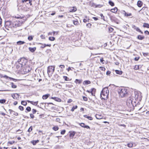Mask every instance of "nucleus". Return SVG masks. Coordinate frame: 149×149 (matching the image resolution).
I'll return each instance as SVG.
<instances>
[{
	"mask_svg": "<svg viewBox=\"0 0 149 149\" xmlns=\"http://www.w3.org/2000/svg\"><path fill=\"white\" fill-rule=\"evenodd\" d=\"M27 63V60L24 58H22L19 59L16 62L15 66L17 69L20 70L26 65V63Z\"/></svg>",
	"mask_w": 149,
	"mask_h": 149,
	"instance_id": "f257e3e1",
	"label": "nucleus"
},
{
	"mask_svg": "<svg viewBox=\"0 0 149 149\" xmlns=\"http://www.w3.org/2000/svg\"><path fill=\"white\" fill-rule=\"evenodd\" d=\"M109 93L108 87L104 88L101 92V98L104 100H107L108 97Z\"/></svg>",
	"mask_w": 149,
	"mask_h": 149,
	"instance_id": "f03ea898",
	"label": "nucleus"
},
{
	"mask_svg": "<svg viewBox=\"0 0 149 149\" xmlns=\"http://www.w3.org/2000/svg\"><path fill=\"white\" fill-rule=\"evenodd\" d=\"M118 93L120 97H125L127 94V90L123 87L120 88L118 89Z\"/></svg>",
	"mask_w": 149,
	"mask_h": 149,
	"instance_id": "7ed1b4c3",
	"label": "nucleus"
},
{
	"mask_svg": "<svg viewBox=\"0 0 149 149\" xmlns=\"http://www.w3.org/2000/svg\"><path fill=\"white\" fill-rule=\"evenodd\" d=\"M26 64V65H25L24 67H23L22 68L24 74L29 72L31 70V68L29 65H27Z\"/></svg>",
	"mask_w": 149,
	"mask_h": 149,
	"instance_id": "20e7f679",
	"label": "nucleus"
},
{
	"mask_svg": "<svg viewBox=\"0 0 149 149\" xmlns=\"http://www.w3.org/2000/svg\"><path fill=\"white\" fill-rule=\"evenodd\" d=\"M55 67L54 66H49L47 68V73L48 74L52 75L54 71Z\"/></svg>",
	"mask_w": 149,
	"mask_h": 149,
	"instance_id": "39448f33",
	"label": "nucleus"
},
{
	"mask_svg": "<svg viewBox=\"0 0 149 149\" xmlns=\"http://www.w3.org/2000/svg\"><path fill=\"white\" fill-rule=\"evenodd\" d=\"M132 97H130L128 98L126 102L127 105L130 108H131L132 104Z\"/></svg>",
	"mask_w": 149,
	"mask_h": 149,
	"instance_id": "423d86ee",
	"label": "nucleus"
},
{
	"mask_svg": "<svg viewBox=\"0 0 149 149\" xmlns=\"http://www.w3.org/2000/svg\"><path fill=\"white\" fill-rule=\"evenodd\" d=\"M18 26V24L17 22H11L10 21V27H16Z\"/></svg>",
	"mask_w": 149,
	"mask_h": 149,
	"instance_id": "0eeeda50",
	"label": "nucleus"
},
{
	"mask_svg": "<svg viewBox=\"0 0 149 149\" xmlns=\"http://www.w3.org/2000/svg\"><path fill=\"white\" fill-rule=\"evenodd\" d=\"M9 21L8 20H6L5 21V28L7 30H9Z\"/></svg>",
	"mask_w": 149,
	"mask_h": 149,
	"instance_id": "6e6552de",
	"label": "nucleus"
},
{
	"mask_svg": "<svg viewBox=\"0 0 149 149\" xmlns=\"http://www.w3.org/2000/svg\"><path fill=\"white\" fill-rule=\"evenodd\" d=\"M132 104L131 106V108L132 107H134L136 106V100L134 99L133 98V97H132Z\"/></svg>",
	"mask_w": 149,
	"mask_h": 149,
	"instance_id": "1a4fd4ad",
	"label": "nucleus"
},
{
	"mask_svg": "<svg viewBox=\"0 0 149 149\" xmlns=\"http://www.w3.org/2000/svg\"><path fill=\"white\" fill-rule=\"evenodd\" d=\"M77 10L75 7H71L69 9V10L70 12H74Z\"/></svg>",
	"mask_w": 149,
	"mask_h": 149,
	"instance_id": "9d476101",
	"label": "nucleus"
},
{
	"mask_svg": "<svg viewBox=\"0 0 149 149\" xmlns=\"http://www.w3.org/2000/svg\"><path fill=\"white\" fill-rule=\"evenodd\" d=\"M139 93H138L137 92H134V96H133V97H134V99L136 100H138L139 97Z\"/></svg>",
	"mask_w": 149,
	"mask_h": 149,
	"instance_id": "9b49d317",
	"label": "nucleus"
},
{
	"mask_svg": "<svg viewBox=\"0 0 149 149\" xmlns=\"http://www.w3.org/2000/svg\"><path fill=\"white\" fill-rule=\"evenodd\" d=\"M31 2L32 1L31 0H22V3H26L27 4H30V5H32Z\"/></svg>",
	"mask_w": 149,
	"mask_h": 149,
	"instance_id": "f8f14e48",
	"label": "nucleus"
},
{
	"mask_svg": "<svg viewBox=\"0 0 149 149\" xmlns=\"http://www.w3.org/2000/svg\"><path fill=\"white\" fill-rule=\"evenodd\" d=\"M70 133V138H71L72 139L74 136L76 132L74 131H70L69 132Z\"/></svg>",
	"mask_w": 149,
	"mask_h": 149,
	"instance_id": "ddd939ff",
	"label": "nucleus"
},
{
	"mask_svg": "<svg viewBox=\"0 0 149 149\" xmlns=\"http://www.w3.org/2000/svg\"><path fill=\"white\" fill-rule=\"evenodd\" d=\"M12 96L14 99H15L19 98V95L17 93H15L12 94Z\"/></svg>",
	"mask_w": 149,
	"mask_h": 149,
	"instance_id": "4468645a",
	"label": "nucleus"
},
{
	"mask_svg": "<svg viewBox=\"0 0 149 149\" xmlns=\"http://www.w3.org/2000/svg\"><path fill=\"white\" fill-rule=\"evenodd\" d=\"M96 91V89L92 88L91 90V93L92 96H95V94Z\"/></svg>",
	"mask_w": 149,
	"mask_h": 149,
	"instance_id": "2eb2a0df",
	"label": "nucleus"
},
{
	"mask_svg": "<svg viewBox=\"0 0 149 149\" xmlns=\"http://www.w3.org/2000/svg\"><path fill=\"white\" fill-rule=\"evenodd\" d=\"M80 126L84 128H85L87 129H90V127L88 125H86L85 124L83 123H81L80 124Z\"/></svg>",
	"mask_w": 149,
	"mask_h": 149,
	"instance_id": "dca6fc26",
	"label": "nucleus"
},
{
	"mask_svg": "<svg viewBox=\"0 0 149 149\" xmlns=\"http://www.w3.org/2000/svg\"><path fill=\"white\" fill-rule=\"evenodd\" d=\"M51 99H53L56 101L59 102H61V100L59 98L56 97H51Z\"/></svg>",
	"mask_w": 149,
	"mask_h": 149,
	"instance_id": "f3484780",
	"label": "nucleus"
},
{
	"mask_svg": "<svg viewBox=\"0 0 149 149\" xmlns=\"http://www.w3.org/2000/svg\"><path fill=\"white\" fill-rule=\"evenodd\" d=\"M29 49L31 52H33L36 50V47H34L33 48L29 47Z\"/></svg>",
	"mask_w": 149,
	"mask_h": 149,
	"instance_id": "a211bd4d",
	"label": "nucleus"
},
{
	"mask_svg": "<svg viewBox=\"0 0 149 149\" xmlns=\"http://www.w3.org/2000/svg\"><path fill=\"white\" fill-rule=\"evenodd\" d=\"M10 113L13 115H15V116H17L18 115V114L16 112L11 109H10Z\"/></svg>",
	"mask_w": 149,
	"mask_h": 149,
	"instance_id": "6ab92c4d",
	"label": "nucleus"
},
{
	"mask_svg": "<svg viewBox=\"0 0 149 149\" xmlns=\"http://www.w3.org/2000/svg\"><path fill=\"white\" fill-rule=\"evenodd\" d=\"M143 4L142 1H139L137 2V5L139 7H141L142 6Z\"/></svg>",
	"mask_w": 149,
	"mask_h": 149,
	"instance_id": "aec40b11",
	"label": "nucleus"
},
{
	"mask_svg": "<svg viewBox=\"0 0 149 149\" xmlns=\"http://www.w3.org/2000/svg\"><path fill=\"white\" fill-rule=\"evenodd\" d=\"M91 82L89 80H86L84 81L83 84L84 85H87L91 84Z\"/></svg>",
	"mask_w": 149,
	"mask_h": 149,
	"instance_id": "412c9836",
	"label": "nucleus"
},
{
	"mask_svg": "<svg viewBox=\"0 0 149 149\" xmlns=\"http://www.w3.org/2000/svg\"><path fill=\"white\" fill-rule=\"evenodd\" d=\"M50 96L49 94H47L45 95H43L42 96V98L43 99L45 100L47 99Z\"/></svg>",
	"mask_w": 149,
	"mask_h": 149,
	"instance_id": "4be33fe9",
	"label": "nucleus"
},
{
	"mask_svg": "<svg viewBox=\"0 0 149 149\" xmlns=\"http://www.w3.org/2000/svg\"><path fill=\"white\" fill-rule=\"evenodd\" d=\"M10 84L11 85V87L13 88H16L17 87V86L15 83L12 82H10Z\"/></svg>",
	"mask_w": 149,
	"mask_h": 149,
	"instance_id": "5701e85b",
	"label": "nucleus"
},
{
	"mask_svg": "<svg viewBox=\"0 0 149 149\" xmlns=\"http://www.w3.org/2000/svg\"><path fill=\"white\" fill-rule=\"evenodd\" d=\"M82 81V80H81L76 79L74 81V82L76 84H80L81 83Z\"/></svg>",
	"mask_w": 149,
	"mask_h": 149,
	"instance_id": "b1692460",
	"label": "nucleus"
},
{
	"mask_svg": "<svg viewBox=\"0 0 149 149\" xmlns=\"http://www.w3.org/2000/svg\"><path fill=\"white\" fill-rule=\"evenodd\" d=\"M132 27L134 29L136 30L137 31H141V30L138 27H136L135 25L133 26Z\"/></svg>",
	"mask_w": 149,
	"mask_h": 149,
	"instance_id": "393cba45",
	"label": "nucleus"
},
{
	"mask_svg": "<svg viewBox=\"0 0 149 149\" xmlns=\"http://www.w3.org/2000/svg\"><path fill=\"white\" fill-rule=\"evenodd\" d=\"M118 9L116 7H115L114 8L112 9L111 10V11L112 13H115L117 12V11Z\"/></svg>",
	"mask_w": 149,
	"mask_h": 149,
	"instance_id": "a878e982",
	"label": "nucleus"
},
{
	"mask_svg": "<svg viewBox=\"0 0 149 149\" xmlns=\"http://www.w3.org/2000/svg\"><path fill=\"white\" fill-rule=\"evenodd\" d=\"M137 38L139 40H142L144 38V36L139 35L138 36Z\"/></svg>",
	"mask_w": 149,
	"mask_h": 149,
	"instance_id": "bb28decb",
	"label": "nucleus"
},
{
	"mask_svg": "<svg viewBox=\"0 0 149 149\" xmlns=\"http://www.w3.org/2000/svg\"><path fill=\"white\" fill-rule=\"evenodd\" d=\"M115 72H116V73L117 74H119V75H121L123 73V72L120 70H115Z\"/></svg>",
	"mask_w": 149,
	"mask_h": 149,
	"instance_id": "cd10ccee",
	"label": "nucleus"
},
{
	"mask_svg": "<svg viewBox=\"0 0 149 149\" xmlns=\"http://www.w3.org/2000/svg\"><path fill=\"white\" fill-rule=\"evenodd\" d=\"M84 117L88 118V119L91 120H93V118L92 117L90 116H88L86 115H85L84 116Z\"/></svg>",
	"mask_w": 149,
	"mask_h": 149,
	"instance_id": "c85d7f7f",
	"label": "nucleus"
},
{
	"mask_svg": "<svg viewBox=\"0 0 149 149\" xmlns=\"http://www.w3.org/2000/svg\"><path fill=\"white\" fill-rule=\"evenodd\" d=\"M39 141L38 140H33L31 141V143L33 145H35L37 143H38Z\"/></svg>",
	"mask_w": 149,
	"mask_h": 149,
	"instance_id": "c756f323",
	"label": "nucleus"
},
{
	"mask_svg": "<svg viewBox=\"0 0 149 149\" xmlns=\"http://www.w3.org/2000/svg\"><path fill=\"white\" fill-rule=\"evenodd\" d=\"M25 43V42L24 41H19L17 42V43L18 45H21L22 44H23Z\"/></svg>",
	"mask_w": 149,
	"mask_h": 149,
	"instance_id": "7c9ffc66",
	"label": "nucleus"
},
{
	"mask_svg": "<svg viewBox=\"0 0 149 149\" xmlns=\"http://www.w3.org/2000/svg\"><path fill=\"white\" fill-rule=\"evenodd\" d=\"M143 26L144 27H146L147 28H149V24L147 23H144L143 24Z\"/></svg>",
	"mask_w": 149,
	"mask_h": 149,
	"instance_id": "2f4dec72",
	"label": "nucleus"
},
{
	"mask_svg": "<svg viewBox=\"0 0 149 149\" xmlns=\"http://www.w3.org/2000/svg\"><path fill=\"white\" fill-rule=\"evenodd\" d=\"M52 129L56 131L58 130L59 128L57 126H55L53 127Z\"/></svg>",
	"mask_w": 149,
	"mask_h": 149,
	"instance_id": "473e14b6",
	"label": "nucleus"
},
{
	"mask_svg": "<svg viewBox=\"0 0 149 149\" xmlns=\"http://www.w3.org/2000/svg\"><path fill=\"white\" fill-rule=\"evenodd\" d=\"M109 3L111 6H114V3L113 1H111V0L109 1Z\"/></svg>",
	"mask_w": 149,
	"mask_h": 149,
	"instance_id": "72a5a7b5",
	"label": "nucleus"
},
{
	"mask_svg": "<svg viewBox=\"0 0 149 149\" xmlns=\"http://www.w3.org/2000/svg\"><path fill=\"white\" fill-rule=\"evenodd\" d=\"M33 37L34 36H29L28 38V39L29 41L32 40L33 39Z\"/></svg>",
	"mask_w": 149,
	"mask_h": 149,
	"instance_id": "f704fd0d",
	"label": "nucleus"
},
{
	"mask_svg": "<svg viewBox=\"0 0 149 149\" xmlns=\"http://www.w3.org/2000/svg\"><path fill=\"white\" fill-rule=\"evenodd\" d=\"M73 22L74 24L76 25H77L79 23L77 21V20H73Z\"/></svg>",
	"mask_w": 149,
	"mask_h": 149,
	"instance_id": "c9c22d12",
	"label": "nucleus"
},
{
	"mask_svg": "<svg viewBox=\"0 0 149 149\" xmlns=\"http://www.w3.org/2000/svg\"><path fill=\"white\" fill-rule=\"evenodd\" d=\"M77 108V105L73 106L71 109V111H73L74 109H76Z\"/></svg>",
	"mask_w": 149,
	"mask_h": 149,
	"instance_id": "e433bc0d",
	"label": "nucleus"
},
{
	"mask_svg": "<svg viewBox=\"0 0 149 149\" xmlns=\"http://www.w3.org/2000/svg\"><path fill=\"white\" fill-rule=\"evenodd\" d=\"M127 146L129 148H132L133 146V144L132 143L130 142L127 144Z\"/></svg>",
	"mask_w": 149,
	"mask_h": 149,
	"instance_id": "4c0bfd02",
	"label": "nucleus"
},
{
	"mask_svg": "<svg viewBox=\"0 0 149 149\" xmlns=\"http://www.w3.org/2000/svg\"><path fill=\"white\" fill-rule=\"evenodd\" d=\"M38 101L34 102L33 101H32L31 102V104H32L33 105L36 106L38 104Z\"/></svg>",
	"mask_w": 149,
	"mask_h": 149,
	"instance_id": "58836bf2",
	"label": "nucleus"
},
{
	"mask_svg": "<svg viewBox=\"0 0 149 149\" xmlns=\"http://www.w3.org/2000/svg\"><path fill=\"white\" fill-rule=\"evenodd\" d=\"M6 100L5 99H1L0 100V103L1 104H3L5 103L6 102Z\"/></svg>",
	"mask_w": 149,
	"mask_h": 149,
	"instance_id": "ea45409f",
	"label": "nucleus"
},
{
	"mask_svg": "<svg viewBox=\"0 0 149 149\" xmlns=\"http://www.w3.org/2000/svg\"><path fill=\"white\" fill-rule=\"evenodd\" d=\"M49 39L50 41H53L55 40V38L53 37H50L49 38Z\"/></svg>",
	"mask_w": 149,
	"mask_h": 149,
	"instance_id": "a19ab883",
	"label": "nucleus"
},
{
	"mask_svg": "<svg viewBox=\"0 0 149 149\" xmlns=\"http://www.w3.org/2000/svg\"><path fill=\"white\" fill-rule=\"evenodd\" d=\"M21 104L24 106H26L27 104V103L24 101H22L21 102Z\"/></svg>",
	"mask_w": 149,
	"mask_h": 149,
	"instance_id": "79ce46f5",
	"label": "nucleus"
},
{
	"mask_svg": "<svg viewBox=\"0 0 149 149\" xmlns=\"http://www.w3.org/2000/svg\"><path fill=\"white\" fill-rule=\"evenodd\" d=\"M140 66V65H135L134 68V69L135 70H138L139 68V67Z\"/></svg>",
	"mask_w": 149,
	"mask_h": 149,
	"instance_id": "37998d69",
	"label": "nucleus"
},
{
	"mask_svg": "<svg viewBox=\"0 0 149 149\" xmlns=\"http://www.w3.org/2000/svg\"><path fill=\"white\" fill-rule=\"evenodd\" d=\"M100 16L101 17V18L103 19L104 21H105V17L101 13L100 15Z\"/></svg>",
	"mask_w": 149,
	"mask_h": 149,
	"instance_id": "c03bdc74",
	"label": "nucleus"
},
{
	"mask_svg": "<svg viewBox=\"0 0 149 149\" xmlns=\"http://www.w3.org/2000/svg\"><path fill=\"white\" fill-rule=\"evenodd\" d=\"M26 110L28 112L30 111L31 110V108L29 107H27Z\"/></svg>",
	"mask_w": 149,
	"mask_h": 149,
	"instance_id": "a18cd8bd",
	"label": "nucleus"
},
{
	"mask_svg": "<svg viewBox=\"0 0 149 149\" xmlns=\"http://www.w3.org/2000/svg\"><path fill=\"white\" fill-rule=\"evenodd\" d=\"M19 109H20L21 111H23L24 110V107L21 106H19Z\"/></svg>",
	"mask_w": 149,
	"mask_h": 149,
	"instance_id": "49530a36",
	"label": "nucleus"
},
{
	"mask_svg": "<svg viewBox=\"0 0 149 149\" xmlns=\"http://www.w3.org/2000/svg\"><path fill=\"white\" fill-rule=\"evenodd\" d=\"M66 132V131L65 130H64L61 132V134L62 135H63L65 134Z\"/></svg>",
	"mask_w": 149,
	"mask_h": 149,
	"instance_id": "de8ad7c7",
	"label": "nucleus"
},
{
	"mask_svg": "<svg viewBox=\"0 0 149 149\" xmlns=\"http://www.w3.org/2000/svg\"><path fill=\"white\" fill-rule=\"evenodd\" d=\"M132 15V14L131 13H127L125 12V15L127 16H131Z\"/></svg>",
	"mask_w": 149,
	"mask_h": 149,
	"instance_id": "09e8293b",
	"label": "nucleus"
},
{
	"mask_svg": "<svg viewBox=\"0 0 149 149\" xmlns=\"http://www.w3.org/2000/svg\"><path fill=\"white\" fill-rule=\"evenodd\" d=\"M40 44L41 45V46H40V48H44L45 47V45L44 44H43L42 43H40Z\"/></svg>",
	"mask_w": 149,
	"mask_h": 149,
	"instance_id": "8fccbe9b",
	"label": "nucleus"
},
{
	"mask_svg": "<svg viewBox=\"0 0 149 149\" xmlns=\"http://www.w3.org/2000/svg\"><path fill=\"white\" fill-rule=\"evenodd\" d=\"M17 80V79L10 77V81L11 80H13L14 81H16Z\"/></svg>",
	"mask_w": 149,
	"mask_h": 149,
	"instance_id": "3c124183",
	"label": "nucleus"
},
{
	"mask_svg": "<svg viewBox=\"0 0 149 149\" xmlns=\"http://www.w3.org/2000/svg\"><path fill=\"white\" fill-rule=\"evenodd\" d=\"M17 132L18 134H21L22 132V131L20 130H18L17 131Z\"/></svg>",
	"mask_w": 149,
	"mask_h": 149,
	"instance_id": "603ef678",
	"label": "nucleus"
},
{
	"mask_svg": "<svg viewBox=\"0 0 149 149\" xmlns=\"http://www.w3.org/2000/svg\"><path fill=\"white\" fill-rule=\"evenodd\" d=\"M83 100L84 101H87L88 100V98L87 97H85V96H83Z\"/></svg>",
	"mask_w": 149,
	"mask_h": 149,
	"instance_id": "864d4df0",
	"label": "nucleus"
},
{
	"mask_svg": "<svg viewBox=\"0 0 149 149\" xmlns=\"http://www.w3.org/2000/svg\"><path fill=\"white\" fill-rule=\"evenodd\" d=\"M32 126H31L30 128H29V129L28 130V132H30L32 131Z\"/></svg>",
	"mask_w": 149,
	"mask_h": 149,
	"instance_id": "5fc2aeb1",
	"label": "nucleus"
},
{
	"mask_svg": "<svg viewBox=\"0 0 149 149\" xmlns=\"http://www.w3.org/2000/svg\"><path fill=\"white\" fill-rule=\"evenodd\" d=\"M63 78L65 81H67L68 80V78L67 77L64 76H63Z\"/></svg>",
	"mask_w": 149,
	"mask_h": 149,
	"instance_id": "6e6d98bb",
	"label": "nucleus"
},
{
	"mask_svg": "<svg viewBox=\"0 0 149 149\" xmlns=\"http://www.w3.org/2000/svg\"><path fill=\"white\" fill-rule=\"evenodd\" d=\"M91 25H92L91 24L88 23L86 24V26L87 27H89V28H90L91 27Z\"/></svg>",
	"mask_w": 149,
	"mask_h": 149,
	"instance_id": "4d7b16f0",
	"label": "nucleus"
},
{
	"mask_svg": "<svg viewBox=\"0 0 149 149\" xmlns=\"http://www.w3.org/2000/svg\"><path fill=\"white\" fill-rule=\"evenodd\" d=\"M32 111L33 114H35L36 112L37 111L35 109H32Z\"/></svg>",
	"mask_w": 149,
	"mask_h": 149,
	"instance_id": "13d9d810",
	"label": "nucleus"
},
{
	"mask_svg": "<svg viewBox=\"0 0 149 149\" xmlns=\"http://www.w3.org/2000/svg\"><path fill=\"white\" fill-rule=\"evenodd\" d=\"M100 68L102 71H104L105 70V68H104L102 67H100Z\"/></svg>",
	"mask_w": 149,
	"mask_h": 149,
	"instance_id": "bf43d9fd",
	"label": "nucleus"
},
{
	"mask_svg": "<svg viewBox=\"0 0 149 149\" xmlns=\"http://www.w3.org/2000/svg\"><path fill=\"white\" fill-rule=\"evenodd\" d=\"M104 61L103 59V58H100V62L101 63H103V61Z\"/></svg>",
	"mask_w": 149,
	"mask_h": 149,
	"instance_id": "052dcab7",
	"label": "nucleus"
},
{
	"mask_svg": "<svg viewBox=\"0 0 149 149\" xmlns=\"http://www.w3.org/2000/svg\"><path fill=\"white\" fill-rule=\"evenodd\" d=\"M30 116L31 118L33 119L34 118V116L32 114H30Z\"/></svg>",
	"mask_w": 149,
	"mask_h": 149,
	"instance_id": "680f3d73",
	"label": "nucleus"
},
{
	"mask_svg": "<svg viewBox=\"0 0 149 149\" xmlns=\"http://www.w3.org/2000/svg\"><path fill=\"white\" fill-rule=\"evenodd\" d=\"M59 66L62 69L64 68H65V66L63 65H60Z\"/></svg>",
	"mask_w": 149,
	"mask_h": 149,
	"instance_id": "e2e57ef3",
	"label": "nucleus"
},
{
	"mask_svg": "<svg viewBox=\"0 0 149 149\" xmlns=\"http://www.w3.org/2000/svg\"><path fill=\"white\" fill-rule=\"evenodd\" d=\"M111 73V72L109 71H108L106 72V74L107 75H109Z\"/></svg>",
	"mask_w": 149,
	"mask_h": 149,
	"instance_id": "0e129e2a",
	"label": "nucleus"
},
{
	"mask_svg": "<svg viewBox=\"0 0 149 149\" xmlns=\"http://www.w3.org/2000/svg\"><path fill=\"white\" fill-rule=\"evenodd\" d=\"M67 70L68 72H69L70 70H73L71 69V68L69 67L68 68H67Z\"/></svg>",
	"mask_w": 149,
	"mask_h": 149,
	"instance_id": "69168bd1",
	"label": "nucleus"
},
{
	"mask_svg": "<svg viewBox=\"0 0 149 149\" xmlns=\"http://www.w3.org/2000/svg\"><path fill=\"white\" fill-rule=\"evenodd\" d=\"M143 54L144 56H146L148 55V53H143Z\"/></svg>",
	"mask_w": 149,
	"mask_h": 149,
	"instance_id": "338daca9",
	"label": "nucleus"
},
{
	"mask_svg": "<svg viewBox=\"0 0 149 149\" xmlns=\"http://www.w3.org/2000/svg\"><path fill=\"white\" fill-rule=\"evenodd\" d=\"M139 57H136L134 58V60L136 61H138L139 59Z\"/></svg>",
	"mask_w": 149,
	"mask_h": 149,
	"instance_id": "774afa93",
	"label": "nucleus"
}]
</instances>
